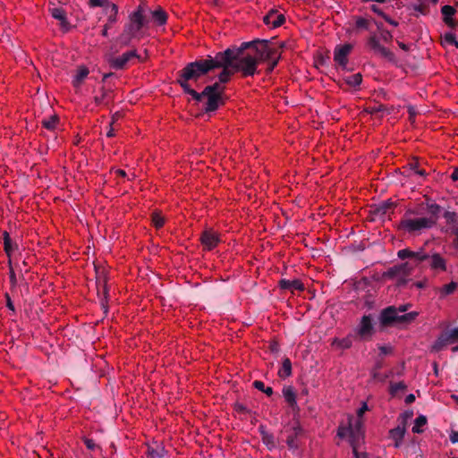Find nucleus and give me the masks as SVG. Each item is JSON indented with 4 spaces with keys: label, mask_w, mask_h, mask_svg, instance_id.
Wrapping results in <instances>:
<instances>
[{
    "label": "nucleus",
    "mask_w": 458,
    "mask_h": 458,
    "mask_svg": "<svg viewBox=\"0 0 458 458\" xmlns=\"http://www.w3.org/2000/svg\"><path fill=\"white\" fill-rule=\"evenodd\" d=\"M277 374L281 378H286L292 375V362L289 358L285 357L283 360L282 367Z\"/></svg>",
    "instance_id": "obj_30"
},
{
    "label": "nucleus",
    "mask_w": 458,
    "mask_h": 458,
    "mask_svg": "<svg viewBox=\"0 0 458 458\" xmlns=\"http://www.w3.org/2000/svg\"><path fill=\"white\" fill-rule=\"evenodd\" d=\"M143 13V7L139 5L138 8L130 14L129 22L124 26L128 32H131V34H135L137 37L140 30L146 24Z\"/></svg>",
    "instance_id": "obj_10"
},
{
    "label": "nucleus",
    "mask_w": 458,
    "mask_h": 458,
    "mask_svg": "<svg viewBox=\"0 0 458 458\" xmlns=\"http://www.w3.org/2000/svg\"><path fill=\"white\" fill-rule=\"evenodd\" d=\"M348 428L350 431L351 445H355V440H359L362 435V420L357 418L355 420H353L352 419H350Z\"/></svg>",
    "instance_id": "obj_19"
},
{
    "label": "nucleus",
    "mask_w": 458,
    "mask_h": 458,
    "mask_svg": "<svg viewBox=\"0 0 458 458\" xmlns=\"http://www.w3.org/2000/svg\"><path fill=\"white\" fill-rule=\"evenodd\" d=\"M134 38H137V36L135 34H131V32H128L124 28L123 33L119 37V42L122 46H128Z\"/></svg>",
    "instance_id": "obj_38"
},
{
    "label": "nucleus",
    "mask_w": 458,
    "mask_h": 458,
    "mask_svg": "<svg viewBox=\"0 0 458 458\" xmlns=\"http://www.w3.org/2000/svg\"><path fill=\"white\" fill-rule=\"evenodd\" d=\"M407 276L405 275H400L395 280H396V286L397 287H403L404 285H406L407 282H408V279H407Z\"/></svg>",
    "instance_id": "obj_56"
},
{
    "label": "nucleus",
    "mask_w": 458,
    "mask_h": 458,
    "mask_svg": "<svg viewBox=\"0 0 458 458\" xmlns=\"http://www.w3.org/2000/svg\"><path fill=\"white\" fill-rule=\"evenodd\" d=\"M394 207L395 204L388 199L380 202L377 205H375V207L371 210V213L375 216V218L383 220L385 219L386 216H389L390 213L393 212Z\"/></svg>",
    "instance_id": "obj_16"
},
{
    "label": "nucleus",
    "mask_w": 458,
    "mask_h": 458,
    "mask_svg": "<svg viewBox=\"0 0 458 458\" xmlns=\"http://www.w3.org/2000/svg\"><path fill=\"white\" fill-rule=\"evenodd\" d=\"M132 58H140V55L137 54L136 50L127 51L120 56L111 58L109 64L114 69L122 70Z\"/></svg>",
    "instance_id": "obj_14"
},
{
    "label": "nucleus",
    "mask_w": 458,
    "mask_h": 458,
    "mask_svg": "<svg viewBox=\"0 0 458 458\" xmlns=\"http://www.w3.org/2000/svg\"><path fill=\"white\" fill-rule=\"evenodd\" d=\"M281 58V53L279 52L273 59H271L268 64V67L267 68V72L270 73L278 64V62Z\"/></svg>",
    "instance_id": "obj_53"
},
{
    "label": "nucleus",
    "mask_w": 458,
    "mask_h": 458,
    "mask_svg": "<svg viewBox=\"0 0 458 458\" xmlns=\"http://www.w3.org/2000/svg\"><path fill=\"white\" fill-rule=\"evenodd\" d=\"M152 223L156 228L159 229L165 225V218L159 213L154 212L151 215Z\"/></svg>",
    "instance_id": "obj_43"
},
{
    "label": "nucleus",
    "mask_w": 458,
    "mask_h": 458,
    "mask_svg": "<svg viewBox=\"0 0 458 458\" xmlns=\"http://www.w3.org/2000/svg\"><path fill=\"white\" fill-rule=\"evenodd\" d=\"M386 109V106L380 104V105H377V106L370 107L369 113L377 114V113L385 111Z\"/></svg>",
    "instance_id": "obj_62"
},
{
    "label": "nucleus",
    "mask_w": 458,
    "mask_h": 458,
    "mask_svg": "<svg viewBox=\"0 0 458 458\" xmlns=\"http://www.w3.org/2000/svg\"><path fill=\"white\" fill-rule=\"evenodd\" d=\"M444 43L454 46L458 48V41L456 40L454 34L451 32H447L444 35Z\"/></svg>",
    "instance_id": "obj_47"
},
{
    "label": "nucleus",
    "mask_w": 458,
    "mask_h": 458,
    "mask_svg": "<svg viewBox=\"0 0 458 458\" xmlns=\"http://www.w3.org/2000/svg\"><path fill=\"white\" fill-rule=\"evenodd\" d=\"M225 87L222 85L219 81H216L215 83L211 85H208L204 88L202 90V95H206L208 93H214L218 94L219 96L223 97L225 93Z\"/></svg>",
    "instance_id": "obj_29"
},
{
    "label": "nucleus",
    "mask_w": 458,
    "mask_h": 458,
    "mask_svg": "<svg viewBox=\"0 0 458 458\" xmlns=\"http://www.w3.org/2000/svg\"><path fill=\"white\" fill-rule=\"evenodd\" d=\"M414 267V265H411L409 262H404L398 265L401 274L405 275L407 276H409L412 273Z\"/></svg>",
    "instance_id": "obj_44"
},
{
    "label": "nucleus",
    "mask_w": 458,
    "mask_h": 458,
    "mask_svg": "<svg viewBox=\"0 0 458 458\" xmlns=\"http://www.w3.org/2000/svg\"><path fill=\"white\" fill-rule=\"evenodd\" d=\"M338 86L344 89L347 90L348 87L357 89L362 81V75L358 72L347 76H344L342 79L335 81Z\"/></svg>",
    "instance_id": "obj_15"
},
{
    "label": "nucleus",
    "mask_w": 458,
    "mask_h": 458,
    "mask_svg": "<svg viewBox=\"0 0 458 458\" xmlns=\"http://www.w3.org/2000/svg\"><path fill=\"white\" fill-rule=\"evenodd\" d=\"M354 337L360 341L370 340L375 334V327L372 315L361 317L359 325L354 329Z\"/></svg>",
    "instance_id": "obj_6"
},
{
    "label": "nucleus",
    "mask_w": 458,
    "mask_h": 458,
    "mask_svg": "<svg viewBox=\"0 0 458 458\" xmlns=\"http://www.w3.org/2000/svg\"><path fill=\"white\" fill-rule=\"evenodd\" d=\"M356 28L359 30H368L369 28V21L363 17H357L355 21Z\"/></svg>",
    "instance_id": "obj_48"
},
{
    "label": "nucleus",
    "mask_w": 458,
    "mask_h": 458,
    "mask_svg": "<svg viewBox=\"0 0 458 458\" xmlns=\"http://www.w3.org/2000/svg\"><path fill=\"white\" fill-rule=\"evenodd\" d=\"M419 313L411 311L405 314H398V310L394 306H388L383 309L378 316L379 327L381 329L392 327L399 325H407L411 323Z\"/></svg>",
    "instance_id": "obj_3"
},
{
    "label": "nucleus",
    "mask_w": 458,
    "mask_h": 458,
    "mask_svg": "<svg viewBox=\"0 0 458 458\" xmlns=\"http://www.w3.org/2000/svg\"><path fill=\"white\" fill-rule=\"evenodd\" d=\"M52 16L59 21L60 27L64 30L68 31L71 28L70 23L67 21L65 11L63 8L55 7L51 9Z\"/></svg>",
    "instance_id": "obj_23"
},
{
    "label": "nucleus",
    "mask_w": 458,
    "mask_h": 458,
    "mask_svg": "<svg viewBox=\"0 0 458 458\" xmlns=\"http://www.w3.org/2000/svg\"><path fill=\"white\" fill-rule=\"evenodd\" d=\"M381 38L383 41L388 43L392 40L393 35L391 34L390 31L383 30L381 31Z\"/></svg>",
    "instance_id": "obj_60"
},
{
    "label": "nucleus",
    "mask_w": 458,
    "mask_h": 458,
    "mask_svg": "<svg viewBox=\"0 0 458 458\" xmlns=\"http://www.w3.org/2000/svg\"><path fill=\"white\" fill-rule=\"evenodd\" d=\"M441 13L443 14V18L452 17L456 13V10L451 5H444L441 8Z\"/></svg>",
    "instance_id": "obj_51"
},
{
    "label": "nucleus",
    "mask_w": 458,
    "mask_h": 458,
    "mask_svg": "<svg viewBox=\"0 0 458 458\" xmlns=\"http://www.w3.org/2000/svg\"><path fill=\"white\" fill-rule=\"evenodd\" d=\"M443 21L451 29H455L458 26V22L452 17L443 18Z\"/></svg>",
    "instance_id": "obj_59"
},
{
    "label": "nucleus",
    "mask_w": 458,
    "mask_h": 458,
    "mask_svg": "<svg viewBox=\"0 0 458 458\" xmlns=\"http://www.w3.org/2000/svg\"><path fill=\"white\" fill-rule=\"evenodd\" d=\"M59 118L57 115H52L48 119H44L42 121L43 126L50 131H53L55 129L57 123H58Z\"/></svg>",
    "instance_id": "obj_37"
},
{
    "label": "nucleus",
    "mask_w": 458,
    "mask_h": 458,
    "mask_svg": "<svg viewBox=\"0 0 458 458\" xmlns=\"http://www.w3.org/2000/svg\"><path fill=\"white\" fill-rule=\"evenodd\" d=\"M113 100V90L110 89L101 88L100 95L94 97V102L98 106L107 105Z\"/></svg>",
    "instance_id": "obj_26"
},
{
    "label": "nucleus",
    "mask_w": 458,
    "mask_h": 458,
    "mask_svg": "<svg viewBox=\"0 0 458 458\" xmlns=\"http://www.w3.org/2000/svg\"><path fill=\"white\" fill-rule=\"evenodd\" d=\"M457 288V284L455 282H451L447 284H445L441 290L440 293L442 296L452 294L455 289Z\"/></svg>",
    "instance_id": "obj_42"
},
{
    "label": "nucleus",
    "mask_w": 458,
    "mask_h": 458,
    "mask_svg": "<svg viewBox=\"0 0 458 458\" xmlns=\"http://www.w3.org/2000/svg\"><path fill=\"white\" fill-rule=\"evenodd\" d=\"M165 450L163 446H157V448H148V454L149 458H164Z\"/></svg>",
    "instance_id": "obj_40"
},
{
    "label": "nucleus",
    "mask_w": 458,
    "mask_h": 458,
    "mask_svg": "<svg viewBox=\"0 0 458 458\" xmlns=\"http://www.w3.org/2000/svg\"><path fill=\"white\" fill-rule=\"evenodd\" d=\"M447 224H454L457 222V214L453 211H445L443 215Z\"/></svg>",
    "instance_id": "obj_52"
},
{
    "label": "nucleus",
    "mask_w": 458,
    "mask_h": 458,
    "mask_svg": "<svg viewBox=\"0 0 458 458\" xmlns=\"http://www.w3.org/2000/svg\"><path fill=\"white\" fill-rule=\"evenodd\" d=\"M200 241L206 250H211L217 245L220 240L215 232L206 230L201 233Z\"/></svg>",
    "instance_id": "obj_20"
},
{
    "label": "nucleus",
    "mask_w": 458,
    "mask_h": 458,
    "mask_svg": "<svg viewBox=\"0 0 458 458\" xmlns=\"http://www.w3.org/2000/svg\"><path fill=\"white\" fill-rule=\"evenodd\" d=\"M96 284L100 305L104 310V312L106 313L108 289L106 285V276L104 271H97Z\"/></svg>",
    "instance_id": "obj_12"
},
{
    "label": "nucleus",
    "mask_w": 458,
    "mask_h": 458,
    "mask_svg": "<svg viewBox=\"0 0 458 458\" xmlns=\"http://www.w3.org/2000/svg\"><path fill=\"white\" fill-rule=\"evenodd\" d=\"M278 285L282 290H290L291 292H293L294 290L297 291H303L304 285L299 279L294 280H287V279H281L278 282Z\"/></svg>",
    "instance_id": "obj_24"
},
{
    "label": "nucleus",
    "mask_w": 458,
    "mask_h": 458,
    "mask_svg": "<svg viewBox=\"0 0 458 458\" xmlns=\"http://www.w3.org/2000/svg\"><path fill=\"white\" fill-rule=\"evenodd\" d=\"M215 64L212 55L188 63L182 70L177 72L176 82L182 87L184 93L191 95L196 90L191 87L189 81H197L201 76L213 71L214 66H216Z\"/></svg>",
    "instance_id": "obj_1"
},
{
    "label": "nucleus",
    "mask_w": 458,
    "mask_h": 458,
    "mask_svg": "<svg viewBox=\"0 0 458 458\" xmlns=\"http://www.w3.org/2000/svg\"><path fill=\"white\" fill-rule=\"evenodd\" d=\"M263 21L272 28H278L285 21V16L276 9H271L264 17Z\"/></svg>",
    "instance_id": "obj_17"
},
{
    "label": "nucleus",
    "mask_w": 458,
    "mask_h": 458,
    "mask_svg": "<svg viewBox=\"0 0 458 458\" xmlns=\"http://www.w3.org/2000/svg\"><path fill=\"white\" fill-rule=\"evenodd\" d=\"M406 432V422L405 420H403L402 425L397 426L394 428H392L389 431L390 437L394 440V447L398 448L402 445L403 438L404 437Z\"/></svg>",
    "instance_id": "obj_22"
},
{
    "label": "nucleus",
    "mask_w": 458,
    "mask_h": 458,
    "mask_svg": "<svg viewBox=\"0 0 458 458\" xmlns=\"http://www.w3.org/2000/svg\"><path fill=\"white\" fill-rule=\"evenodd\" d=\"M380 354L382 355H387L392 353L393 348L389 345H381L378 347Z\"/></svg>",
    "instance_id": "obj_61"
},
{
    "label": "nucleus",
    "mask_w": 458,
    "mask_h": 458,
    "mask_svg": "<svg viewBox=\"0 0 458 458\" xmlns=\"http://www.w3.org/2000/svg\"><path fill=\"white\" fill-rule=\"evenodd\" d=\"M191 96L197 102H201L204 98H207L203 107V111L207 114L215 112L220 106L225 104L223 97L218 94L208 93L202 95V91L200 93L195 91Z\"/></svg>",
    "instance_id": "obj_7"
},
{
    "label": "nucleus",
    "mask_w": 458,
    "mask_h": 458,
    "mask_svg": "<svg viewBox=\"0 0 458 458\" xmlns=\"http://www.w3.org/2000/svg\"><path fill=\"white\" fill-rule=\"evenodd\" d=\"M230 55L229 51H220L213 56V63H216L215 64H218L214 66V70L222 69L221 72L218 74V81L222 85L227 83L231 76L236 72L233 68H232Z\"/></svg>",
    "instance_id": "obj_5"
},
{
    "label": "nucleus",
    "mask_w": 458,
    "mask_h": 458,
    "mask_svg": "<svg viewBox=\"0 0 458 458\" xmlns=\"http://www.w3.org/2000/svg\"><path fill=\"white\" fill-rule=\"evenodd\" d=\"M255 41V45L251 46L250 48L257 54L258 61H270L279 53L278 48L273 47L268 40L256 39Z\"/></svg>",
    "instance_id": "obj_8"
},
{
    "label": "nucleus",
    "mask_w": 458,
    "mask_h": 458,
    "mask_svg": "<svg viewBox=\"0 0 458 458\" xmlns=\"http://www.w3.org/2000/svg\"><path fill=\"white\" fill-rule=\"evenodd\" d=\"M352 452L355 458H368V454L366 453L358 452L355 445H352Z\"/></svg>",
    "instance_id": "obj_64"
},
{
    "label": "nucleus",
    "mask_w": 458,
    "mask_h": 458,
    "mask_svg": "<svg viewBox=\"0 0 458 458\" xmlns=\"http://www.w3.org/2000/svg\"><path fill=\"white\" fill-rule=\"evenodd\" d=\"M252 386H253L256 389H258V390H259V391L263 392L264 394H266L267 396H271V395L273 394V393H274V391H273V388H272V387H270V386H265V384H264L262 381H260V380H255V381L252 383Z\"/></svg>",
    "instance_id": "obj_39"
},
{
    "label": "nucleus",
    "mask_w": 458,
    "mask_h": 458,
    "mask_svg": "<svg viewBox=\"0 0 458 458\" xmlns=\"http://www.w3.org/2000/svg\"><path fill=\"white\" fill-rule=\"evenodd\" d=\"M256 41L243 42L239 47L232 46L225 51L230 52L232 68L236 72H241L242 77L253 76L258 72V58L246 50L255 45Z\"/></svg>",
    "instance_id": "obj_2"
},
{
    "label": "nucleus",
    "mask_w": 458,
    "mask_h": 458,
    "mask_svg": "<svg viewBox=\"0 0 458 458\" xmlns=\"http://www.w3.org/2000/svg\"><path fill=\"white\" fill-rule=\"evenodd\" d=\"M422 252V246L417 250H411L408 248L398 250L397 257L401 259H411L414 262V266H420V259Z\"/></svg>",
    "instance_id": "obj_21"
},
{
    "label": "nucleus",
    "mask_w": 458,
    "mask_h": 458,
    "mask_svg": "<svg viewBox=\"0 0 458 458\" xmlns=\"http://www.w3.org/2000/svg\"><path fill=\"white\" fill-rule=\"evenodd\" d=\"M352 335H348L343 339H335L333 344H335L342 349H349L352 345Z\"/></svg>",
    "instance_id": "obj_34"
},
{
    "label": "nucleus",
    "mask_w": 458,
    "mask_h": 458,
    "mask_svg": "<svg viewBox=\"0 0 458 458\" xmlns=\"http://www.w3.org/2000/svg\"><path fill=\"white\" fill-rule=\"evenodd\" d=\"M259 432L261 436V440H262V443L269 449V450H272L274 448H276V442H275V437H274V435L272 433H269L267 430V428L266 426L264 425H260L259 427Z\"/></svg>",
    "instance_id": "obj_25"
},
{
    "label": "nucleus",
    "mask_w": 458,
    "mask_h": 458,
    "mask_svg": "<svg viewBox=\"0 0 458 458\" xmlns=\"http://www.w3.org/2000/svg\"><path fill=\"white\" fill-rule=\"evenodd\" d=\"M352 49L351 44L338 45L334 51V60L336 64L343 70H347L348 55Z\"/></svg>",
    "instance_id": "obj_13"
},
{
    "label": "nucleus",
    "mask_w": 458,
    "mask_h": 458,
    "mask_svg": "<svg viewBox=\"0 0 458 458\" xmlns=\"http://www.w3.org/2000/svg\"><path fill=\"white\" fill-rule=\"evenodd\" d=\"M435 225L434 219L420 217L416 219L404 218L400 223V227L409 233L419 232L431 228Z\"/></svg>",
    "instance_id": "obj_9"
},
{
    "label": "nucleus",
    "mask_w": 458,
    "mask_h": 458,
    "mask_svg": "<svg viewBox=\"0 0 458 458\" xmlns=\"http://www.w3.org/2000/svg\"><path fill=\"white\" fill-rule=\"evenodd\" d=\"M234 410L242 414L250 413V410L247 409L246 406H244L242 403H236L234 404Z\"/></svg>",
    "instance_id": "obj_58"
},
{
    "label": "nucleus",
    "mask_w": 458,
    "mask_h": 458,
    "mask_svg": "<svg viewBox=\"0 0 458 458\" xmlns=\"http://www.w3.org/2000/svg\"><path fill=\"white\" fill-rule=\"evenodd\" d=\"M108 0H89V4L91 8L103 7L105 8L108 4Z\"/></svg>",
    "instance_id": "obj_55"
},
{
    "label": "nucleus",
    "mask_w": 458,
    "mask_h": 458,
    "mask_svg": "<svg viewBox=\"0 0 458 458\" xmlns=\"http://www.w3.org/2000/svg\"><path fill=\"white\" fill-rule=\"evenodd\" d=\"M420 266L421 267L428 266L434 271L444 272L446 270V260L438 252L431 248L430 242H426L422 245Z\"/></svg>",
    "instance_id": "obj_4"
},
{
    "label": "nucleus",
    "mask_w": 458,
    "mask_h": 458,
    "mask_svg": "<svg viewBox=\"0 0 458 458\" xmlns=\"http://www.w3.org/2000/svg\"><path fill=\"white\" fill-rule=\"evenodd\" d=\"M104 9L106 13L108 15L107 21L110 24L115 23L117 21L118 6L114 3L108 2Z\"/></svg>",
    "instance_id": "obj_28"
},
{
    "label": "nucleus",
    "mask_w": 458,
    "mask_h": 458,
    "mask_svg": "<svg viewBox=\"0 0 458 458\" xmlns=\"http://www.w3.org/2000/svg\"><path fill=\"white\" fill-rule=\"evenodd\" d=\"M3 242L4 251L8 256L17 248V244L13 243L10 234L6 231L3 233Z\"/></svg>",
    "instance_id": "obj_31"
},
{
    "label": "nucleus",
    "mask_w": 458,
    "mask_h": 458,
    "mask_svg": "<svg viewBox=\"0 0 458 458\" xmlns=\"http://www.w3.org/2000/svg\"><path fill=\"white\" fill-rule=\"evenodd\" d=\"M458 342V327L450 330L443 331L432 345V350L439 352L445 349L448 344Z\"/></svg>",
    "instance_id": "obj_11"
},
{
    "label": "nucleus",
    "mask_w": 458,
    "mask_h": 458,
    "mask_svg": "<svg viewBox=\"0 0 458 458\" xmlns=\"http://www.w3.org/2000/svg\"><path fill=\"white\" fill-rule=\"evenodd\" d=\"M409 166L411 170H413L415 172V174H417L420 176L426 175L425 170L419 168V164L417 161H412V162L409 163Z\"/></svg>",
    "instance_id": "obj_54"
},
{
    "label": "nucleus",
    "mask_w": 458,
    "mask_h": 458,
    "mask_svg": "<svg viewBox=\"0 0 458 458\" xmlns=\"http://www.w3.org/2000/svg\"><path fill=\"white\" fill-rule=\"evenodd\" d=\"M376 53L379 54L381 56H383L384 58L387 59L390 62H394L395 60L394 53L383 46H381L380 48Z\"/></svg>",
    "instance_id": "obj_41"
},
{
    "label": "nucleus",
    "mask_w": 458,
    "mask_h": 458,
    "mask_svg": "<svg viewBox=\"0 0 458 458\" xmlns=\"http://www.w3.org/2000/svg\"><path fill=\"white\" fill-rule=\"evenodd\" d=\"M407 388L403 382L391 383L390 394L395 395L399 391H404Z\"/></svg>",
    "instance_id": "obj_45"
},
{
    "label": "nucleus",
    "mask_w": 458,
    "mask_h": 458,
    "mask_svg": "<svg viewBox=\"0 0 458 458\" xmlns=\"http://www.w3.org/2000/svg\"><path fill=\"white\" fill-rule=\"evenodd\" d=\"M337 435L339 437L343 438L344 437H346L347 435L350 436V431H349V428L348 427H340L338 428V432H337Z\"/></svg>",
    "instance_id": "obj_63"
},
{
    "label": "nucleus",
    "mask_w": 458,
    "mask_h": 458,
    "mask_svg": "<svg viewBox=\"0 0 458 458\" xmlns=\"http://www.w3.org/2000/svg\"><path fill=\"white\" fill-rule=\"evenodd\" d=\"M419 4H414V10L423 15H426L428 13V5L424 2V0H419Z\"/></svg>",
    "instance_id": "obj_49"
},
{
    "label": "nucleus",
    "mask_w": 458,
    "mask_h": 458,
    "mask_svg": "<svg viewBox=\"0 0 458 458\" xmlns=\"http://www.w3.org/2000/svg\"><path fill=\"white\" fill-rule=\"evenodd\" d=\"M283 396L293 412H298L300 408L296 401V392L292 386H284L282 390Z\"/></svg>",
    "instance_id": "obj_18"
},
{
    "label": "nucleus",
    "mask_w": 458,
    "mask_h": 458,
    "mask_svg": "<svg viewBox=\"0 0 458 458\" xmlns=\"http://www.w3.org/2000/svg\"><path fill=\"white\" fill-rule=\"evenodd\" d=\"M427 421L428 420L425 415H419L414 420L412 432L417 434L422 433L423 430L420 428L425 426L427 424Z\"/></svg>",
    "instance_id": "obj_33"
},
{
    "label": "nucleus",
    "mask_w": 458,
    "mask_h": 458,
    "mask_svg": "<svg viewBox=\"0 0 458 458\" xmlns=\"http://www.w3.org/2000/svg\"><path fill=\"white\" fill-rule=\"evenodd\" d=\"M89 69L86 66H80L72 80V85L79 88L89 75Z\"/></svg>",
    "instance_id": "obj_27"
},
{
    "label": "nucleus",
    "mask_w": 458,
    "mask_h": 458,
    "mask_svg": "<svg viewBox=\"0 0 458 458\" xmlns=\"http://www.w3.org/2000/svg\"><path fill=\"white\" fill-rule=\"evenodd\" d=\"M442 208L438 204H430L428 206V211L430 214V219H434L435 224L437 223V220L439 217V214L441 212Z\"/></svg>",
    "instance_id": "obj_36"
},
{
    "label": "nucleus",
    "mask_w": 458,
    "mask_h": 458,
    "mask_svg": "<svg viewBox=\"0 0 458 458\" xmlns=\"http://www.w3.org/2000/svg\"><path fill=\"white\" fill-rule=\"evenodd\" d=\"M83 442L89 450L94 451L96 448H98V445L91 438H84Z\"/></svg>",
    "instance_id": "obj_57"
},
{
    "label": "nucleus",
    "mask_w": 458,
    "mask_h": 458,
    "mask_svg": "<svg viewBox=\"0 0 458 458\" xmlns=\"http://www.w3.org/2000/svg\"><path fill=\"white\" fill-rule=\"evenodd\" d=\"M401 274L398 265L389 267L383 273V277L387 279H396Z\"/></svg>",
    "instance_id": "obj_35"
},
{
    "label": "nucleus",
    "mask_w": 458,
    "mask_h": 458,
    "mask_svg": "<svg viewBox=\"0 0 458 458\" xmlns=\"http://www.w3.org/2000/svg\"><path fill=\"white\" fill-rule=\"evenodd\" d=\"M368 46L376 53L382 45H380L378 38L376 35H372L369 38Z\"/></svg>",
    "instance_id": "obj_46"
},
{
    "label": "nucleus",
    "mask_w": 458,
    "mask_h": 458,
    "mask_svg": "<svg viewBox=\"0 0 458 458\" xmlns=\"http://www.w3.org/2000/svg\"><path fill=\"white\" fill-rule=\"evenodd\" d=\"M152 17L158 25H164L167 21V14L162 8L155 10L152 13Z\"/></svg>",
    "instance_id": "obj_32"
},
{
    "label": "nucleus",
    "mask_w": 458,
    "mask_h": 458,
    "mask_svg": "<svg viewBox=\"0 0 458 458\" xmlns=\"http://www.w3.org/2000/svg\"><path fill=\"white\" fill-rule=\"evenodd\" d=\"M297 438L298 437L293 436L292 433L287 437L286 444L290 449H298L299 443Z\"/></svg>",
    "instance_id": "obj_50"
}]
</instances>
